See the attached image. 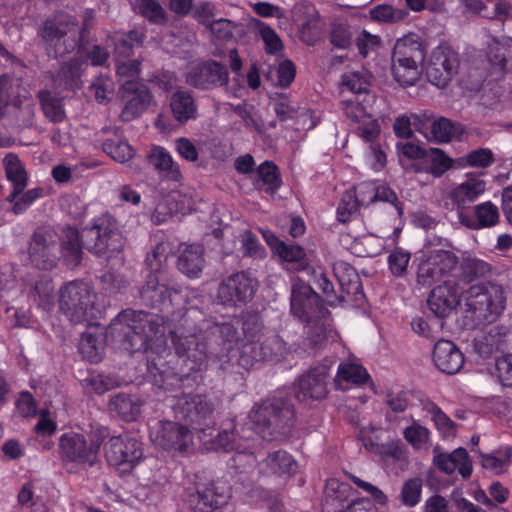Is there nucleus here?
<instances>
[{
	"instance_id": "obj_34",
	"label": "nucleus",
	"mask_w": 512,
	"mask_h": 512,
	"mask_svg": "<svg viewBox=\"0 0 512 512\" xmlns=\"http://www.w3.org/2000/svg\"><path fill=\"white\" fill-rule=\"evenodd\" d=\"M148 162L158 172L173 181L182 178L179 165L174 162L171 154L161 146H154L148 154Z\"/></svg>"
},
{
	"instance_id": "obj_58",
	"label": "nucleus",
	"mask_w": 512,
	"mask_h": 512,
	"mask_svg": "<svg viewBox=\"0 0 512 512\" xmlns=\"http://www.w3.org/2000/svg\"><path fill=\"white\" fill-rule=\"evenodd\" d=\"M373 195L370 197L369 202L382 201L390 203L394 206L398 216L403 215L402 203L398 200L396 193L386 185L373 186L371 188Z\"/></svg>"
},
{
	"instance_id": "obj_23",
	"label": "nucleus",
	"mask_w": 512,
	"mask_h": 512,
	"mask_svg": "<svg viewBox=\"0 0 512 512\" xmlns=\"http://www.w3.org/2000/svg\"><path fill=\"white\" fill-rule=\"evenodd\" d=\"M432 361L439 371L453 375L463 367L464 355L452 341L440 339L434 345Z\"/></svg>"
},
{
	"instance_id": "obj_46",
	"label": "nucleus",
	"mask_w": 512,
	"mask_h": 512,
	"mask_svg": "<svg viewBox=\"0 0 512 512\" xmlns=\"http://www.w3.org/2000/svg\"><path fill=\"white\" fill-rule=\"evenodd\" d=\"M267 239V243L273 247L276 253L286 262H302L306 257L305 250L296 244H288L283 241H279L274 235L270 238L264 234Z\"/></svg>"
},
{
	"instance_id": "obj_59",
	"label": "nucleus",
	"mask_w": 512,
	"mask_h": 512,
	"mask_svg": "<svg viewBox=\"0 0 512 512\" xmlns=\"http://www.w3.org/2000/svg\"><path fill=\"white\" fill-rule=\"evenodd\" d=\"M429 413L432 415L433 421L444 437L455 435V423L438 407L432 403L428 407Z\"/></svg>"
},
{
	"instance_id": "obj_47",
	"label": "nucleus",
	"mask_w": 512,
	"mask_h": 512,
	"mask_svg": "<svg viewBox=\"0 0 512 512\" xmlns=\"http://www.w3.org/2000/svg\"><path fill=\"white\" fill-rule=\"evenodd\" d=\"M310 324L301 342V347L309 353H314L326 345L327 335L324 325L317 320Z\"/></svg>"
},
{
	"instance_id": "obj_49",
	"label": "nucleus",
	"mask_w": 512,
	"mask_h": 512,
	"mask_svg": "<svg viewBox=\"0 0 512 512\" xmlns=\"http://www.w3.org/2000/svg\"><path fill=\"white\" fill-rule=\"evenodd\" d=\"M102 148L107 155L120 163L130 160L134 153L131 145L118 136L106 139L102 144Z\"/></svg>"
},
{
	"instance_id": "obj_10",
	"label": "nucleus",
	"mask_w": 512,
	"mask_h": 512,
	"mask_svg": "<svg viewBox=\"0 0 512 512\" xmlns=\"http://www.w3.org/2000/svg\"><path fill=\"white\" fill-rule=\"evenodd\" d=\"M257 288L258 281L249 272H236L220 282L216 299L225 307H241L253 299Z\"/></svg>"
},
{
	"instance_id": "obj_41",
	"label": "nucleus",
	"mask_w": 512,
	"mask_h": 512,
	"mask_svg": "<svg viewBox=\"0 0 512 512\" xmlns=\"http://www.w3.org/2000/svg\"><path fill=\"white\" fill-rule=\"evenodd\" d=\"M318 11L316 7L307 1L296 3L292 8V19L302 30L312 29L317 26Z\"/></svg>"
},
{
	"instance_id": "obj_48",
	"label": "nucleus",
	"mask_w": 512,
	"mask_h": 512,
	"mask_svg": "<svg viewBox=\"0 0 512 512\" xmlns=\"http://www.w3.org/2000/svg\"><path fill=\"white\" fill-rule=\"evenodd\" d=\"M103 344L99 336L91 333H82L79 342V351L82 356L92 363L99 362L102 358Z\"/></svg>"
},
{
	"instance_id": "obj_28",
	"label": "nucleus",
	"mask_w": 512,
	"mask_h": 512,
	"mask_svg": "<svg viewBox=\"0 0 512 512\" xmlns=\"http://www.w3.org/2000/svg\"><path fill=\"white\" fill-rule=\"evenodd\" d=\"M170 109L178 123H186L198 116V105L193 94L184 89H177L170 97Z\"/></svg>"
},
{
	"instance_id": "obj_42",
	"label": "nucleus",
	"mask_w": 512,
	"mask_h": 512,
	"mask_svg": "<svg viewBox=\"0 0 512 512\" xmlns=\"http://www.w3.org/2000/svg\"><path fill=\"white\" fill-rule=\"evenodd\" d=\"M145 34L142 31L131 30L115 40L114 53L116 60H126L133 54L134 47L142 46Z\"/></svg>"
},
{
	"instance_id": "obj_35",
	"label": "nucleus",
	"mask_w": 512,
	"mask_h": 512,
	"mask_svg": "<svg viewBox=\"0 0 512 512\" xmlns=\"http://www.w3.org/2000/svg\"><path fill=\"white\" fill-rule=\"evenodd\" d=\"M488 59L493 67L505 71L512 62V38L493 39L488 47Z\"/></svg>"
},
{
	"instance_id": "obj_6",
	"label": "nucleus",
	"mask_w": 512,
	"mask_h": 512,
	"mask_svg": "<svg viewBox=\"0 0 512 512\" xmlns=\"http://www.w3.org/2000/svg\"><path fill=\"white\" fill-rule=\"evenodd\" d=\"M464 299L469 311L489 322L498 319L506 309L505 288L491 281L470 286L464 292Z\"/></svg>"
},
{
	"instance_id": "obj_16",
	"label": "nucleus",
	"mask_w": 512,
	"mask_h": 512,
	"mask_svg": "<svg viewBox=\"0 0 512 512\" xmlns=\"http://www.w3.org/2000/svg\"><path fill=\"white\" fill-rule=\"evenodd\" d=\"M228 497L223 482H211L195 492H187L183 500V512H214Z\"/></svg>"
},
{
	"instance_id": "obj_5",
	"label": "nucleus",
	"mask_w": 512,
	"mask_h": 512,
	"mask_svg": "<svg viewBox=\"0 0 512 512\" xmlns=\"http://www.w3.org/2000/svg\"><path fill=\"white\" fill-rule=\"evenodd\" d=\"M59 308L73 323L91 324L101 315L92 287L82 281H72L60 290Z\"/></svg>"
},
{
	"instance_id": "obj_53",
	"label": "nucleus",
	"mask_w": 512,
	"mask_h": 512,
	"mask_svg": "<svg viewBox=\"0 0 512 512\" xmlns=\"http://www.w3.org/2000/svg\"><path fill=\"white\" fill-rule=\"evenodd\" d=\"M361 194L356 195L353 191H346L338 204L337 207V219L346 223L350 220V217L357 211L359 204L365 202L364 198H360Z\"/></svg>"
},
{
	"instance_id": "obj_3",
	"label": "nucleus",
	"mask_w": 512,
	"mask_h": 512,
	"mask_svg": "<svg viewBox=\"0 0 512 512\" xmlns=\"http://www.w3.org/2000/svg\"><path fill=\"white\" fill-rule=\"evenodd\" d=\"M124 246L116 220L109 214L95 218L92 225L82 229L68 227L64 230V239L59 245V251L71 264L77 265L82 258V247L95 254L119 253Z\"/></svg>"
},
{
	"instance_id": "obj_44",
	"label": "nucleus",
	"mask_w": 512,
	"mask_h": 512,
	"mask_svg": "<svg viewBox=\"0 0 512 512\" xmlns=\"http://www.w3.org/2000/svg\"><path fill=\"white\" fill-rule=\"evenodd\" d=\"M38 98L46 117L52 122H62L65 119L62 98L48 90L39 91Z\"/></svg>"
},
{
	"instance_id": "obj_60",
	"label": "nucleus",
	"mask_w": 512,
	"mask_h": 512,
	"mask_svg": "<svg viewBox=\"0 0 512 512\" xmlns=\"http://www.w3.org/2000/svg\"><path fill=\"white\" fill-rule=\"evenodd\" d=\"M315 284L322 291L329 305L334 306L347 300L344 293L341 292L339 295L335 293L334 286L325 273L315 274Z\"/></svg>"
},
{
	"instance_id": "obj_24",
	"label": "nucleus",
	"mask_w": 512,
	"mask_h": 512,
	"mask_svg": "<svg viewBox=\"0 0 512 512\" xmlns=\"http://www.w3.org/2000/svg\"><path fill=\"white\" fill-rule=\"evenodd\" d=\"M486 190V182L469 173L466 180L450 190L448 198L459 212L462 220V211L475 202Z\"/></svg>"
},
{
	"instance_id": "obj_40",
	"label": "nucleus",
	"mask_w": 512,
	"mask_h": 512,
	"mask_svg": "<svg viewBox=\"0 0 512 512\" xmlns=\"http://www.w3.org/2000/svg\"><path fill=\"white\" fill-rule=\"evenodd\" d=\"M109 409L117 413L124 421H135L140 415V405L129 395L117 394L109 401Z\"/></svg>"
},
{
	"instance_id": "obj_19",
	"label": "nucleus",
	"mask_w": 512,
	"mask_h": 512,
	"mask_svg": "<svg viewBox=\"0 0 512 512\" xmlns=\"http://www.w3.org/2000/svg\"><path fill=\"white\" fill-rule=\"evenodd\" d=\"M228 80L229 73L226 66L212 60L198 63L185 73V82L199 90L226 86Z\"/></svg>"
},
{
	"instance_id": "obj_7",
	"label": "nucleus",
	"mask_w": 512,
	"mask_h": 512,
	"mask_svg": "<svg viewBox=\"0 0 512 512\" xmlns=\"http://www.w3.org/2000/svg\"><path fill=\"white\" fill-rule=\"evenodd\" d=\"M40 36L55 47L56 55H64L78 48L82 42L80 26L70 15L59 14L43 23Z\"/></svg>"
},
{
	"instance_id": "obj_25",
	"label": "nucleus",
	"mask_w": 512,
	"mask_h": 512,
	"mask_svg": "<svg viewBox=\"0 0 512 512\" xmlns=\"http://www.w3.org/2000/svg\"><path fill=\"white\" fill-rule=\"evenodd\" d=\"M510 341L509 329L495 325L488 327L474 340L476 352L483 358H488L496 352L504 351Z\"/></svg>"
},
{
	"instance_id": "obj_38",
	"label": "nucleus",
	"mask_w": 512,
	"mask_h": 512,
	"mask_svg": "<svg viewBox=\"0 0 512 512\" xmlns=\"http://www.w3.org/2000/svg\"><path fill=\"white\" fill-rule=\"evenodd\" d=\"M82 62L79 58H72L65 63L57 73L54 81L59 87L74 90L79 87Z\"/></svg>"
},
{
	"instance_id": "obj_32",
	"label": "nucleus",
	"mask_w": 512,
	"mask_h": 512,
	"mask_svg": "<svg viewBox=\"0 0 512 512\" xmlns=\"http://www.w3.org/2000/svg\"><path fill=\"white\" fill-rule=\"evenodd\" d=\"M3 165L6 177L13 185V190L7 196L6 200L13 202L27 186V173L19 157L14 153H9L4 157Z\"/></svg>"
},
{
	"instance_id": "obj_4",
	"label": "nucleus",
	"mask_w": 512,
	"mask_h": 512,
	"mask_svg": "<svg viewBox=\"0 0 512 512\" xmlns=\"http://www.w3.org/2000/svg\"><path fill=\"white\" fill-rule=\"evenodd\" d=\"M171 251L168 243H159L146 256L148 274L140 294L142 300L151 307H160L171 301L172 293H177L166 282L165 266Z\"/></svg>"
},
{
	"instance_id": "obj_13",
	"label": "nucleus",
	"mask_w": 512,
	"mask_h": 512,
	"mask_svg": "<svg viewBox=\"0 0 512 512\" xmlns=\"http://www.w3.org/2000/svg\"><path fill=\"white\" fill-rule=\"evenodd\" d=\"M331 365V362L321 363L310 368L296 379L293 392L298 401H319L327 396Z\"/></svg>"
},
{
	"instance_id": "obj_45",
	"label": "nucleus",
	"mask_w": 512,
	"mask_h": 512,
	"mask_svg": "<svg viewBox=\"0 0 512 512\" xmlns=\"http://www.w3.org/2000/svg\"><path fill=\"white\" fill-rule=\"evenodd\" d=\"M425 158L428 165L426 172L435 178L443 176L454 164L453 159L438 148H431Z\"/></svg>"
},
{
	"instance_id": "obj_21",
	"label": "nucleus",
	"mask_w": 512,
	"mask_h": 512,
	"mask_svg": "<svg viewBox=\"0 0 512 512\" xmlns=\"http://www.w3.org/2000/svg\"><path fill=\"white\" fill-rule=\"evenodd\" d=\"M350 487L347 484L332 480L327 484L322 500V512H377V509L365 500L353 501L344 510Z\"/></svg>"
},
{
	"instance_id": "obj_17",
	"label": "nucleus",
	"mask_w": 512,
	"mask_h": 512,
	"mask_svg": "<svg viewBox=\"0 0 512 512\" xmlns=\"http://www.w3.org/2000/svg\"><path fill=\"white\" fill-rule=\"evenodd\" d=\"M458 68V54L448 45H439L431 54L426 75L433 85L445 87L457 73Z\"/></svg>"
},
{
	"instance_id": "obj_54",
	"label": "nucleus",
	"mask_w": 512,
	"mask_h": 512,
	"mask_svg": "<svg viewBox=\"0 0 512 512\" xmlns=\"http://www.w3.org/2000/svg\"><path fill=\"white\" fill-rule=\"evenodd\" d=\"M474 214L478 221L477 227L486 228L495 226L499 221V211L491 201L483 202L474 207Z\"/></svg>"
},
{
	"instance_id": "obj_30",
	"label": "nucleus",
	"mask_w": 512,
	"mask_h": 512,
	"mask_svg": "<svg viewBox=\"0 0 512 512\" xmlns=\"http://www.w3.org/2000/svg\"><path fill=\"white\" fill-rule=\"evenodd\" d=\"M284 351L283 342L277 336H273L251 347V352L247 356L240 357V364L244 367H250L254 362L278 358L283 355Z\"/></svg>"
},
{
	"instance_id": "obj_63",
	"label": "nucleus",
	"mask_w": 512,
	"mask_h": 512,
	"mask_svg": "<svg viewBox=\"0 0 512 512\" xmlns=\"http://www.w3.org/2000/svg\"><path fill=\"white\" fill-rule=\"evenodd\" d=\"M411 254L401 248L395 249L388 256V265L391 273L396 277H402L406 271Z\"/></svg>"
},
{
	"instance_id": "obj_37",
	"label": "nucleus",
	"mask_w": 512,
	"mask_h": 512,
	"mask_svg": "<svg viewBox=\"0 0 512 512\" xmlns=\"http://www.w3.org/2000/svg\"><path fill=\"white\" fill-rule=\"evenodd\" d=\"M368 380L369 374L363 366L352 362H344L338 367L335 384L339 388L344 389L342 387L343 382L361 385Z\"/></svg>"
},
{
	"instance_id": "obj_29",
	"label": "nucleus",
	"mask_w": 512,
	"mask_h": 512,
	"mask_svg": "<svg viewBox=\"0 0 512 512\" xmlns=\"http://www.w3.org/2000/svg\"><path fill=\"white\" fill-rule=\"evenodd\" d=\"M333 272L337 278L342 293L350 298L354 297L358 301L364 296L360 278L356 270L345 261H337L333 264Z\"/></svg>"
},
{
	"instance_id": "obj_31",
	"label": "nucleus",
	"mask_w": 512,
	"mask_h": 512,
	"mask_svg": "<svg viewBox=\"0 0 512 512\" xmlns=\"http://www.w3.org/2000/svg\"><path fill=\"white\" fill-rule=\"evenodd\" d=\"M425 49L420 38L415 34L406 35L398 39L394 45L392 59L423 64Z\"/></svg>"
},
{
	"instance_id": "obj_22",
	"label": "nucleus",
	"mask_w": 512,
	"mask_h": 512,
	"mask_svg": "<svg viewBox=\"0 0 512 512\" xmlns=\"http://www.w3.org/2000/svg\"><path fill=\"white\" fill-rule=\"evenodd\" d=\"M464 292L454 281H444L428 297V307L439 318H445L458 306Z\"/></svg>"
},
{
	"instance_id": "obj_15",
	"label": "nucleus",
	"mask_w": 512,
	"mask_h": 512,
	"mask_svg": "<svg viewBox=\"0 0 512 512\" xmlns=\"http://www.w3.org/2000/svg\"><path fill=\"white\" fill-rule=\"evenodd\" d=\"M290 305L292 314L307 323H313L327 312L319 295L301 280L293 283Z\"/></svg>"
},
{
	"instance_id": "obj_52",
	"label": "nucleus",
	"mask_w": 512,
	"mask_h": 512,
	"mask_svg": "<svg viewBox=\"0 0 512 512\" xmlns=\"http://www.w3.org/2000/svg\"><path fill=\"white\" fill-rule=\"evenodd\" d=\"M260 181L266 186L267 193L274 194L281 186L282 180L278 167L270 161L263 162L257 169Z\"/></svg>"
},
{
	"instance_id": "obj_14",
	"label": "nucleus",
	"mask_w": 512,
	"mask_h": 512,
	"mask_svg": "<svg viewBox=\"0 0 512 512\" xmlns=\"http://www.w3.org/2000/svg\"><path fill=\"white\" fill-rule=\"evenodd\" d=\"M61 460L65 463H74L82 467H93L99 462L96 448L83 434L69 431L59 438Z\"/></svg>"
},
{
	"instance_id": "obj_2",
	"label": "nucleus",
	"mask_w": 512,
	"mask_h": 512,
	"mask_svg": "<svg viewBox=\"0 0 512 512\" xmlns=\"http://www.w3.org/2000/svg\"><path fill=\"white\" fill-rule=\"evenodd\" d=\"M250 419L253 427L247 434L237 438L233 430H223L215 439L216 449L236 451L231 460L233 466L241 472H246L256 464V458L250 451L252 430L265 440H277L289 435L295 422L294 406L289 399L274 396L254 408Z\"/></svg>"
},
{
	"instance_id": "obj_57",
	"label": "nucleus",
	"mask_w": 512,
	"mask_h": 512,
	"mask_svg": "<svg viewBox=\"0 0 512 512\" xmlns=\"http://www.w3.org/2000/svg\"><path fill=\"white\" fill-rule=\"evenodd\" d=\"M54 285L50 278H40L32 291L33 300L39 307L47 308L52 303Z\"/></svg>"
},
{
	"instance_id": "obj_62",
	"label": "nucleus",
	"mask_w": 512,
	"mask_h": 512,
	"mask_svg": "<svg viewBox=\"0 0 512 512\" xmlns=\"http://www.w3.org/2000/svg\"><path fill=\"white\" fill-rule=\"evenodd\" d=\"M422 483L418 478L406 481L401 490V501L408 507L417 505L421 498Z\"/></svg>"
},
{
	"instance_id": "obj_33",
	"label": "nucleus",
	"mask_w": 512,
	"mask_h": 512,
	"mask_svg": "<svg viewBox=\"0 0 512 512\" xmlns=\"http://www.w3.org/2000/svg\"><path fill=\"white\" fill-rule=\"evenodd\" d=\"M238 318L240 320L241 338L243 339L241 356H247L251 352V347L256 346V343L259 342L263 325L257 314L245 313Z\"/></svg>"
},
{
	"instance_id": "obj_39",
	"label": "nucleus",
	"mask_w": 512,
	"mask_h": 512,
	"mask_svg": "<svg viewBox=\"0 0 512 512\" xmlns=\"http://www.w3.org/2000/svg\"><path fill=\"white\" fill-rule=\"evenodd\" d=\"M212 7L205 3L197 11L199 21L210 28L211 32L220 39L232 37V23L226 19H211Z\"/></svg>"
},
{
	"instance_id": "obj_64",
	"label": "nucleus",
	"mask_w": 512,
	"mask_h": 512,
	"mask_svg": "<svg viewBox=\"0 0 512 512\" xmlns=\"http://www.w3.org/2000/svg\"><path fill=\"white\" fill-rule=\"evenodd\" d=\"M403 10L395 9L389 4H381L370 10V16L373 20L379 22H397L405 17Z\"/></svg>"
},
{
	"instance_id": "obj_20",
	"label": "nucleus",
	"mask_w": 512,
	"mask_h": 512,
	"mask_svg": "<svg viewBox=\"0 0 512 512\" xmlns=\"http://www.w3.org/2000/svg\"><path fill=\"white\" fill-rule=\"evenodd\" d=\"M123 108L119 118L129 122L139 117L150 105L152 95L145 84L139 81H126L121 86Z\"/></svg>"
},
{
	"instance_id": "obj_51",
	"label": "nucleus",
	"mask_w": 512,
	"mask_h": 512,
	"mask_svg": "<svg viewBox=\"0 0 512 512\" xmlns=\"http://www.w3.org/2000/svg\"><path fill=\"white\" fill-rule=\"evenodd\" d=\"M462 132L460 125H455L447 118H440L430 126L431 138L439 143L449 142L453 136Z\"/></svg>"
},
{
	"instance_id": "obj_36",
	"label": "nucleus",
	"mask_w": 512,
	"mask_h": 512,
	"mask_svg": "<svg viewBox=\"0 0 512 512\" xmlns=\"http://www.w3.org/2000/svg\"><path fill=\"white\" fill-rule=\"evenodd\" d=\"M391 71L394 79L402 86H412L422 74V64L392 59Z\"/></svg>"
},
{
	"instance_id": "obj_8",
	"label": "nucleus",
	"mask_w": 512,
	"mask_h": 512,
	"mask_svg": "<svg viewBox=\"0 0 512 512\" xmlns=\"http://www.w3.org/2000/svg\"><path fill=\"white\" fill-rule=\"evenodd\" d=\"M178 417L188 422L193 429L203 433L215 426V403L200 394H183L174 406Z\"/></svg>"
},
{
	"instance_id": "obj_26",
	"label": "nucleus",
	"mask_w": 512,
	"mask_h": 512,
	"mask_svg": "<svg viewBox=\"0 0 512 512\" xmlns=\"http://www.w3.org/2000/svg\"><path fill=\"white\" fill-rule=\"evenodd\" d=\"M178 269L190 278H198L205 266L201 244H182L179 247Z\"/></svg>"
},
{
	"instance_id": "obj_56",
	"label": "nucleus",
	"mask_w": 512,
	"mask_h": 512,
	"mask_svg": "<svg viewBox=\"0 0 512 512\" xmlns=\"http://www.w3.org/2000/svg\"><path fill=\"white\" fill-rule=\"evenodd\" d=\"M136 9L150 22L160 24L166 20V11L156 0H137Z\"/></svg>"
},
{
	"instance_id": "obj_1",
	"label": "nucleus",
	"mask_w": 512,
	"mask_h": 512,
	"mask_svg": "<svg viewBox=\"0 0 512 512\" xmlns=\"http://www.w3.org/2000/svg\"><path fill=\"white\" fill-rule=\"evenodd\" d=\"M166 320L156 313L124 310L112 321L111 328L117 334L124 349L131 353L143 351L147 362L163 378L180 374L172 365L175 358L187 362V372L201 370L209 361L227 357L236 346H241L238 317L218 322L214 318H203L193 329L175 331L172 341L173 354L167 345Z\"/></svg>"
},
{
	"instance_id": "obj_50",
	"label": "nucleus",
	"mask_w": 512,
	"mask_h": 512,
	"mask_svg": "<svg viewBox=\"0 0 512 512\" xmlns=\"http://www.w3.org/2000/svg\"><path fill=\"white\" fill-rule=\"evenodd\" d=\"M491 272V265L481 259L465 258L461 263V275L465 282L485 277Z\"/></svg>"
},
{
	"instance_id": "obj_9",
	"label": "nucleus",
	"mask_w": 512,
	"mask_h": 512,
	"mask_svg": "<svg viewBox=\"0 0 512 512\" xmlns=\"http://www.w3.org/2000/svg\"><path fill=\"white\" fill-rule=\"evenodd\" d=\"M104 450L109 465L123 472H132L145 459L143 443L130 434L110 437Z\"/></svg>"
},
{
	"instance_id": "obj_43",
	"label": "nucleus",
	"mask_w": 512,
	"mask_h": 512,
	"mask_svg": "<svg viewBox=\"0 0 512 512\" xmlns=\"http://www.w3.org/2000/svg\"><path fill=\"white\" fill-rule=\"evenodd\" d=\"M263 463L273 474H291L297 467L293 457L283 450L270 453Z\"/></svg>"
},
{
	"instance_id": "obj_12",
	"label": "nucleus",
	"mask_w": 512,
	"mask_h": 512,
	"mask_svg": "<svg viewBox=\"0 0 512 512\" xmlns=\"http://www.w3.org/2000/svg\"><path fill=\"white\" fill-rule=\"evenodd\" d=\"M459 258L452 250L434 249L417 269L416 282L422 287H431L451 274Z\"/></svg>"
},
{
	"instance_id": "obj_27",
	"label": "nucleus",
	"mask_w": 512,
	"mask_h": 512,
	"mask_svg": "<svg viewBox=\"0 0 512 512\" xmlns=\"http://www.w3.org/2000/svg\"><path fill=\"white\" fill-rule=\"evenodd\" d=\"M436 467L451 474L458 470L463 478H469L472 474V464L469 455L464 448H457L452 453H439L434 456Z\"/></svg>"
},
{
	"instance_id": "obj_55",
	"label": "nucleus",
	"mask_w": 512,
	"mask_h": 512,
	"mask_svg": "<svg viewBox=\"0 0 512 512\" xmlns=\"http://www.w3.org/2000/svg\"><path fill=\"white\" fill-rule=\"evenodd\" d=\"M403 436L413 448L420 450L427 447L430 431L417 421H413L410 426L405 428Z\"/></svg>"
},
{
	"instance_id": "obj_61",
	"label": "nucleus",
	"mask_w": 512,
	"mask_h": 512,
	"mask_svg": "<svg viewBox=\"0 0 512 512\" xmlns=\"http://www.w3.org/2000/svg\"><path fill=\"white\" fill-rule=\"evenodd\" d=\"M464 166L487 168L494 162L493 152L488 148H478L462 158Z\"/></svg>"
},
{
	"instance_id": "obj_18",
	"label": "nucleus",
	"mask_w": 512,
	"mask_h": 512,
	"mask_svg": "<svg viewBox=\"0 0 512 512\" xmlns=\"http://www.w3.org/2000/svg\"><path fill=\"white\" fill-rule=\"evenodd\" d=\"M150 438L164 450L184 451L192 442L190 430L173 421H156L150 426Z\"/></svg>"
},
{
	"instance_id": "obj_11",
	"label": "nucleus",
	"mask_w": 512,
	"mask_h": 512,
	"mask_svg": "<svg viewBox=\"0 0 512 512\" xmlns=\"http://www.w3.org/2000/svg\"><path fill=\"white\" fill-rule=\"evenodd\" d=\"M28 255L31 264L42 270H50L59 260V236L51 227H38L30 240Z\"/></svg>"
}]
</instances>
